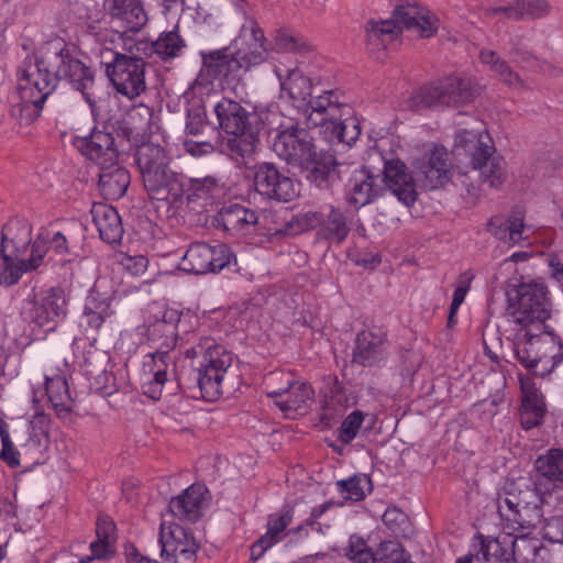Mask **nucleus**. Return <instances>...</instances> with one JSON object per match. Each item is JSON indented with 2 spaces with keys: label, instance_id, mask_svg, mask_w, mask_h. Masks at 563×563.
<instances>
[{
  "label": "nucleus",
  "instance_id": "aec40b11",
  "mask_svg": "<svg viewBox=\"0 0 563 563\" xmlns=\"http://www.w3.org/2000/svg\"><path fill=\"white\" fill-rule=\"evenodd\" d=\"M451 161L444 147L435 146L426 161L418 163V177L427 189H437L451 178Z\"/></svg>",
  "mask_w": 563,
  "mask_h": 563
},
{
  "label": "nucleus",
  "instance_id": "39448f33",
  "mask_svg": "<svg viewBox=\"0 0 563 563\" xmlns=\"http://www.w3.org/2000/svg\"><path fill=\"white\" fill-rule=\"evenodd\" d=\"M136 164L150 197L174 206L181 192L184 177L169 168L164 148L152 143L142 144L136 151Z\"/></svg>",
  "mask_w": 563,
  "mask_h": 563
},
{
  "label": "nucleus",
  "instance_id": "49530a36",
  "mask_svg": "<svg viewBox=\"0 0 563 563\" xmlns=\"http://www.w3.org/2000/svg\"><path fill=\"white\" fill-rule=\"evenodd\" d=\"M537 472L552 481L563 482V449H551L536 461Z\"/></svg>",
  "mask_w": 563,
  "mask_h": 563
},
{
  "label": "nucleus",
  "instance_id": "e433bc0d",
  "mask_svg": "<svg viewBox=\"0 0 563 563\" xmlns=\"http://www.w3.org/2000/svg\"><path fill=\"white\" fill-rule=\"evenodd\" d=\"M366 43L372 52H378L388 47L401 33L402 26L395 23L393 19L366 23Z\"/></svg>",
  "mask_w": 563,
  "mask_h": 563
},
{
  "label": "nucleus",
  "instance_id": "423d86ee",
  "mask_svg": "<svg viewBox=\"0 0 563 563\" xmlns=\"http://www.w3.org/2000/svg\"><path fill=\"white\" fill-rule=\"evenodd\" d=\"M514 351L517 360L536 375L549 374L563 360V344L553 333L519 329Z\"/></svg>",
  "mask_w": 563,
  "mask_h": 563
},
{
  "label": "nucleus",
  "instance_id": "dca6fc26",
  "mask_svg": "<svg viewBox=\"0 0 563 563\" xmlns=\"http://www.w3.org/2000/svg\"><path fill=\"white\" fill-rule=\"evenodd\" d=\"M273 151L289 165L299 167L301 164H307L314 152V146L306 129L290 126L277 134Z\"/></svg>",
  "mask_w": 563,
  "mask_h": 563
},
{
  "label": "nucleus",
  "instance_id": "de8ad7c7",
  "mask_svg": "<svg viewBox=\"0 0 563 563\" xmlns=\"http://www.w3.org/2000/svg\"><path fill=\"white\" fill-rule=\"evenodd\" d=\"M327 130L331 131L334 139L346 145L353 144L361 134L360 122L352 113L343 117L340 113L336 120L327 125Z\"/></svg>",
  "mask_w": 563,
  "mask_h": 563
},
{
  "label": "nucleus",
  "instance_id": "a19ab883",
  "mask_svg": "<svg viewBox=\"0 0 563 563\" xmlns=\"http://www.w3.org/2000/svg\"><path fill=\"white\" fill-rule=\"evenodd\" d=\"M45 389L55 411L59 417H67L73 409V398L65 377H46Z\"/></svg>",
  "mask_w": 563,
  "mask_h": 563
},
{
  "label": "nucleus",
  "instance_id": "0e129e2a",
  "mask_svg": "<svg viewBox=\"0 0 563 563\" xmlns=\"http://www.w3.org/2000/svg\"><path fill=\"white\" fill-rule=\"evenodd\" d=\"M42 232H44L46 244H49L57 254H69V239L66 236L64 232H52L51 230L47 229L43 230Z\"/></svg>",
  "mask_w": 563,
  "mask_h": 563
},
{
  "label": "nucleus",
  "instance_id": "3c124183",
  "mask_svg": "<svg viewBox=\"0 0 563 563\" xmlns=\"http://www.w3.org/2000/svg\"><path fill=\"white\" fill-rule=\"evenodd\" d=\"M338 486L346 499L358 501L365 497V492L371 489V479L366 475H355L349 479L339 481Z\"/></svg>",
  "mask_w": 563,
  "mask_h": 563
},
{
  "label": "nucleus",
  "instance_id": "b1692460",
  "mask_svg": "<svg viewBox=\"0 0 563 563\" xmlns=\"http://www.w3.org/2000/svg\"><path fill=\"white\" fill-rule=\"evenodd\" d=\"M66 299L60 288H51L33 302L30 319L38 327L48 325L63 318L66 313Z\"/></svg>",
  "mask_w": 563,
  "mask_h": 563
},
{
  "label": "nucleus",
  "instance_id": "f03ea898",
  "mask_svg": "<svg viewBox=\"0 0 563 563\" xmlns=\"http://www.w3.org/2000/svg\"><path fill=\"white\" fill-rule=\"evenodd\" d=\"M240 38L249 45V51L239 48L231 52L224 47L211 52H202V67L198 79L206 85L213 80L230 85L239 81L242 73L250 67L261 64L266 58V48L264 46V33L254 21L249 25H243Z\"/></svg>",
  "mask_w": 563,
  "mask_h": 563
},
{
  "label": "nucleus",
  "instance_id": "cd10ccee",
  "mask_svg": "<svg viewBox=\"0 0 563 563\" xmlns=\"http://www.w3.org/2000/svg\"><path fill=\"white\" fill-rule=\"evenodd\" d=\"M258 220L260 218L254 210L240 203L223 206L217 216L218 224L234 234L250 232L258 224Z\"/></svg>",
  "mask_w": 563,
  "mask_h": 563
},
{
  "label": "nucleus",
  "instance_id": "393cba45",
  "mask_svg": "<svg viewBox=\"0 0 563 563\" xmlns=\"http://www.w3.org/2000/svg\"><path fill=\"white\" fill-rule=\"evenodd\" d=\"M384 194L378 176L367 170H356L349 180L346 200L355 208L363 207Z\"/></svg>",
  "mask_w": 563,
  "mask_h": 563
},
{
  "label": "nucleus",
  "instance_id": "603ef678",
  "mask_svg": "<svg viewBox=\"0 0 563 563\" xmlns=\"http://www.w3.org/2000/svg\"><path fill=\"white\" fill-rule=\"evenodd\" d=\"M49 418L43 412H35L33 418L27 422H20L14 429V438L16 442H22L26 433L33 432L36 434L48 437Z\"/></svg>",
  "mask_w": 563,
  "mask_h": 563
},
{
  "label": "nucleus",
  "instance_id": "a211bd4d",
  "mask_svg": "<svg viewBox=\"0 0 563 563\" xmlns=\"http://www.w3.org/2000/svg\"><path fill=\"white\" fill-rule=\"evenodd\" d=\"M391 19L397 25L415 30L427 38L433 36L439 29L438 18L417 0H398Z\"/></svg>",
  "mask_w": 563,
  "mask_h": 563
},
{
  "label": "nucleus",
  "instance_id": "5fc2aeb1",
  "mask_svg": "<svg viewBox=\"0 0 563 563\" xmlns=\"http://www.w3.org/2000/svg\"><path fill=\"white\" fill-rule=\"evenodd\" d=\"M18 443L26 457L38 463V456L42 455L48 446V437L30 432L24 435L22 442Z\"/></svg>",
  "mask_w": 563,
  "mask_h": 563
},
{
  "label": "nucleus",
  "instance_id": "09e8293b",
  "mask_svg": "<svg viewBox=\"0 0 563 563\" xmlns=\"http://www.w3.org/2000/svg\"><path fill=\"white\" fill-rule=\"evenodd\" d=\"M151 46L157 56L163 60H168L179 56L185 47V41L180 37L177 30H172L163 32Z\"/></svg>",
  "mask_w": 563,
  "mask_h": 563
},
{
  "label": "nucleus",
  "instance_id": "a878e982",
  "mask_svg": "<svg viewBox=\"0 0 563 563\" xmlns=\"http://www.w3.org/2000/svg\"><path fill=\"white\" fill-rule=\"evenodd\" d=\"M165 328H168L170 335L167 336L165 342L151 355L152 362L148 363L147 366L150 367L152 377L169 382V375H175V357L172 355L170 351L175 347L176 338L172 324L158 322L155 325V330L165 331Z\"/></svg>",
  "mask_w": 563,
  "mask_h": 563
},
{
  "label": "nucleus",
  "instance_id": "f8f14e48",
  "mask_svg": "<svg viewBox=\"0 0 563 563\" xmlns=\"http://www.w3.org/2000/svg\"><path fill=\"white\" fill-rule=\"evenodd\" d=\"M146 62L132 53L121 57L110 70L109 80L115 90L129 99L139 97L146 89Z\"/></svg>",
  "mask_w": 563,
  "mask_h": 563
},
{
  "label": "nucleus",
  "instance_id": "c756f323",
  "mask_svg": "<svg viewBox=\"0 0 563 563\" xmlns=\"http://www.w3.org/2000/svg\"><path fill=\"white\" fill-rule=\"evenodd\" d=\"M112 18L122 23L125 31H139L147 22V14L141 0H107Z\"/></svg>",
  "mask_w": 563,
  "mask_h": 563
},
{
  "label": "nucleus",
  "instance_id": "72a5a7b5",
  "mask_svg": "<svg viewBox=\"0 0 563 563\" xmlns=\"http://www.w3.org/2000/svg\"><path fill=\"white\" fill-rule=\"evenodd\" d=\"M275 73L279 79L282 90L287 92L294 106L298 110L307 108L308 99L312 96L311 79L297 68L288 70L286 77L278 69Z\"/></svg>",
  "mask_w": 563,
  "mask_h": 563
},
{
  "label": "nucleus",
  "instance_id": "473e14b6",
  "mask_svg": "<svg viewBox=\"0 0 563 563\" xmlns=\"http://www.w3.org/2000/svg\"><path fill=\"white\" fill-rule=\"evenodd\" d=\"M130 185L128 169L119 165L118 161L99 168V188L106 199L121 198Z\"/></svg>",
  "mask_w": 563,
  "mask_h": 563
},
{
  "label": "nucleus",
  "instance_id": "412c9836",
  "mask_svg": "<svg viewBox=\"0 0 563 563\" xmlns=\"http://www.w3.org/2000/svg\"><path fill=\"white\" fill-rule=\"evenodd\" d=\"M79 151L99 168L118 161V151L114 147V139L111 133L93 130L88 136L78 137L76 141Z\"/></svg>",
  "mask_w": 563,
  "mask_h": 563
},
{
  "label": "nucleus",
  "instance_id": "4468645a",
  "mask_svg": "<svg viewBox=\"0 0 563 563\" xmlns=\"http://www.w3.org/2000/svg\"><path fill=\"white\" fill-rule=\"evenodd\" d=\"M158 543L163 563H196L199 545L186 528L175 523L165 532L162 525Z\"/></svg>",
  "mask_w": 563,
  "mask_h": 563
},
{
  "label": "nucleus",
  "instance_id": "774afa93",
  "mask_svg": "<svg viewBox=\"0 0 563 563\" xmlns=\"http://www.w3.org/2000/svg\"><path fill=\"white\" fill-rule=\"evenodd\" d=\"M525 7L526 19H539L550 12V4L547 0H521Z\"/></svg>",
  "mask_w": 563,
  "mask_h": 563
},
{
  "label": "nucleus",
  "instance_id": "bb28decb",
  "mask_svg": "<svg viewBox=\"0 0 563 563\" xmlns=\"http://www.w3.org/2000/svg\"><path fill=\"white\" fill-rule=\"evenodd\" d=\"M165 328H168L170 335L167 336L165 342L151 355L152 362L148 363L147 366L150 367L152 377L169 382V375H175V357L172 355L170 351L175 347L176 338L172 324L158 322L155 325V330L165 331Z\"/></svg>",
  "mask_w": 563,
  "mask_h": 563
},
{
  "label": "nucleus",
  "instance_id": "20e7f679",
  "mask_svg": "<svg viewBox=\"0 0 563 563\" xmlns=\"http://www.w3.org/2000/svg\"><path fill=\"white\" fill-rule=\"evenodd\" d=\"M192 360L195 380L200 395L212 401L223 393L233 356L212 338H201L198 343L185 352Z\"/></svg>",
  "mask_w": 563,
  "mask_h": 563
},
{
  "label": "nucleus",
  "instance_id": "338daca9",
  "mask_svg": "<svg viewBox=\"0 0 563 563\" xmlns=\"http://www.w3.org/2000/svg\"><path fill=\"white\" fill-rule=\"evenodd\" d=\"M525 7L521 0L515 1L512 4L507 7L489 8L486 10V15L492 16L499 12H503L508 19L512 20H525Z\"/></svg>",
  "mask_w": 563,
  "mask_h": 563
},
{
  "label": "nucleus",
  "instance_id": "5701e85b",
  "mask_svg": "<svg viewBox=\"0 0 563 563\" xmlns=\"http://www.w3.org/2000/svg\"><path fill=\"white\" fill-rule=\"evenodd\" d=\"M386 333L382 330H363L356 336L353 362L373 366L385 357Z\"/></svg>",
  "mask_w": 563,
  "mask_h": 563
},
{
  "label": "nucleus",
  "instance_id": "4c0bfd02",
  "mask_svg": "<svg viewBox=\"0 0 563 563\" xmlns=\"http://www.w3.org/2000/svg\"><path fill=\"white\" fill-rule=\"evenodd\" d=\"M97 540L91 542V553L98 559H108L114 554L117 542V527L109 517L100 516L96 525Z\"/></svg>",
  "mask_w": 563,
  "mask_h": 563
},
{
  "label": "nucleus",
  "instance_id": "6e6552de",
  "mask_svg": "<svg viewBox=\"0 0 563 563\" xmlns=\"http://www.w3.org/2000/svg\"><path fill=\"white\" fill-rule=\"evenodd\" d=\"M455 144L461 147L473 146V170L478 172L483 183L490 187H498L505 179L503 159L495 156V147L492 139L479 128L462 129L455 135Z\"/></svg>",
  "mask_w": 563,
  "mask_h": 563
},
{
  "label": "nucleus",
  "instance_id": "4d7b16f0",
  "mask_svg": "<svg viewBox=\"0 0 563 563\" xmlns=\"http://www.w3.org/2000/svg\"><path fill=\"white\" fill-rule=\"evenodd\" d=\"M47 251L48 245L46 244L44 232H40L31 244L30 257L23 258L25 262L24 269H31V272L36 271L41 265L44 264V258L47 254Z\"/></svg>",
  "mask_w": 563,
  "mask_h": 563
},
{
  "label": "nucleus",
  "instance_id": "c85d7f7f",
  "mask_svg": "<svg viewBox=\"0 0 563 563\" xmlns=\"http://www.w3.org/2000/svg\"><path fill=\"white\" fill-rule=\"evenodd\" d=\"M514 536L512 560L516 563H549L551 553L539 539L529 538L531 531L517 530Z\"/></svg>",
  "mask_w": 563,
  "mask_h": 563
},
{
  "label": "nucleus",
  "instance_id": "ddd939ff",
  "mask_svg": "<svg viewBox=\"0 0 563 563\" xmlns=\"http://www.w3.org/2000/svg\"><path fill=\"white\" fill-rule=\"evenodd\" d=\"M232 255L225 244L209 245L192 243L181 258V268L194 274L216 273L231 262Z\"/></svg>",
  "mask_w": 563,
  "mask_h": 563
},
{
  "label": "nucleus",
  "instance_id": "58836bf2",
  "mask_svg": "<svg viewBox=\"0 0 563 563\" xmlns=\"http://www.w3.org/2000/svg\"><path fill=\"white\" fill-rule=\"evenodd\" d=\"M313 395V389L307 383L291 379V386L287 388L285 396L274 402L289 417L291 412L303 409Z\"/></svg>",
  "mask_w": 563,
  "mask_h": 563
},
{
  "label": "nucleus",
  "instance_id": "6e6d98bb",
  "mask_svg": "<svg viewBox=\"0 0 563 563\" xmlns=\"http://www.w3.org/2000/svg\"><path fill=\"white\" fill-rule=\"evenodd\" d=\"M342 388L339 385L338 380L333 378L331 379V386L329 387V394H325V397H330V400L325 402L323 410V419H334L338 415L341 413L344 405L346 402V398L341 393Z\"/></svg>",
  "mask_w": 563,
  "mask_h": 563
},
{
  "label": "nucleus",
  "instance_id": "864d4df0",
  "mask_svg": "<svg viewBox=\"0 0 563 563\" xmlns=\"http://www.w3.org/2000/svg\"><path fill=\"white\" fill-rule=\"evenodd\" d=\"M291 376L286 373H269L264 380V387L267 397L275 400L284 397L287 388L291 386Z\"/></svg>",
  "mask_w": 563,
  "mask_h": 563
},
{
  "label": "nucleus",
  "instance_id": "f3484780",
  "mask_svg": "<svg viewBox=\"0 0 563 563\" xmlns=\"http://www.w3.org/2000/svg\"><path fill=\"white\" fill-rule=\"evenodd\" d=\"M255 190L277 201H290L297 196V190L290 177L279 173L272 163H262L254 170Z\"/></svg>",
  "mask_w": 563,
  "mask_h": 563
},
{
  "label": "nucleus",
  "instance_id": "680f3d73",
  "mask_svg": "<svg viewBox=\"0 0 563 563\" xmlns=\"http://www.w3.org/2000/svg\"><path fill=\"white\" fill-rule=\"evenodd\" d=\"M119 264L122 268L128 272L131 276L143 275L148 265V260L143 255H122Z\"/></svg>",
  "mask_w": 563,
  "mask_h": 563
},
{
  "label": "nucleus",
  "instance_id": "2eb2a0df",
  "mask_svg": "<svg viewBox=\"0 0 563 563\" xmlns=\"http://www.w3.org/2000/svg\"><path fill=\"white\" fill-rule=\"evenodd\" d=\"M344 551L345 556L355 563H415L396 541L382 542L375 555L363 538L351 536Z\"/></svg>",
  "mask_w": 563,
  "mask_h": 563
},
{
  "label": "nucleus",
  "instance_id": "e2e57ef3",
  "mask_svg": "<svg viewBox=\"0 0 563 563\" xmlns=\"http://www.w3.org/2000/svg\"><path fill=\"white\" fill-rule=\"evenodd\" d=\"M70 11L74 15L81 20H91L95 18L93 12L97 9L95 0H67Z\"/></svg>",
  "mask_w": 563,
  "mask_h": 563
},
{
  "label": "nucleus",
  "instance_id": "f257e3e1",
  "mask_svg": "<svg viewBox=\"0 0 563 563\" xmlns=\"http://www.w3.org/2000/svg\"><path fill=\"white\" fill-rule=\"evenodd\" d=\"M60 80L80 91L91 113H96L93 71L63 38L55 37L41 44L24 59L11 101V118L21 126L32 124Z\"/></svg>",
  "mask_w": 563,
  "mask_h": 563
},
{
  "label": "nucleus",
  "instance_id": "ea45409f",
  "mask_svg": "<svg viewBox=\"0 0 563 563\" xmlns=\"http://www.w3.org/2000/svg\"><path fill=\"white\" fill-rule=\"evenodd\" d=\"M306 217L310 221V225L321 224L322 229L327 232L325 236L335 241L342 242L350 232L346 217L342 211L331 207L330 212L324 219H320L318 213H307Z\"/></svg>",
  "mask_w": 563,
  "mask_h": 563
},
{
  "label": "nucleus",
  "instance_id": "c9c22d12",
  "mask_svg": "<svg viewBox=\"0 0 563 563\" xmlns=\"http://www.w3.org/2000/svg\"><path fill=\"white\" fill-rule=\"evenodd\" d=\"M203 500L205 489L201 486L191 485L183 495L170 500L169 509L179 519L196 521L200 517Z\"/></svg>",
  "mask_w": 563,
  "mask_h": 563
},
{
  "label": "nucleus",
  "instance_id": "4be33fe9",
  "mask_svg": "<svg viewBox=\"0 0 563 563\" xmlns=\"http://www.w3.org/2000/svg\"><path fill=\"white\" fill-rule=\"evenodd\" d=\"M333 91H324L317 97L308 99L307 108H301L300 111L307 117V120L312 125H328L338 115L351 114V108L347 104L340 103L336 98H333Z\"/></svg>",
  "mask_w": 563,
  "mask_h": 563
},
{
  "label": "nucleus",
  "instance_id": "13d9d810",
  "mask_svg": "<svg viewBox=\"0 0 563 563\" xmlns=\"http://www.w3.org/2000/svg\"><path fill=\"white\" fill-rule=\"evenodd\" d=\"M364 420V415L360 410L350 413L342 422L339 429V440L345 444L350 443L356 437L358 429Z\"/></svg>",
  "mask_w": 563,
  "mask_h": 563
},
{
  "label": "nucleus",
  "instance_id": "bf43d9fd",
  "mask_svg": "<svg viewBox=\"0 0 563 563\" xmlns=\"http://www.w3.org/2000/svg\"><path fill=\"white\" fill-rule=\"evenodd\" d=\"M291 511L285 510L280 515L269 516L267 531L264 537H268V541L275 544L279 540V534L287 528L291 521Z\"/></svg>",
  "mask_w": 563,
  "mask_h": 563
},
{
  "label": "nucleus",
  "instance_id": "7ed1b4c3",
  "mask_svg": "<svg viewBox=\"0 0 563 563\" xmlns=\"http://www.w3.org/2000/svg\"><path fill=\"white\" fill-rule=\"evenodd\" d=\"M543 497L530 477L507 478L498 497L505 529L532 531L543 522Z\"/></svg>",
  "mask_w": 563,
  "mask_h": 563
},
{
  "label": "nucleus",
  "instance_id": "8fccbe9b",
  "mask_svg": "<svg viewBox=\"0 0 563 563\" xmlns=\"http://www.w3.org/2000/svg\"><path fill=\"white\" fill-rule=\"evenodd\" d=\"M112 314L110 305L104 300H98L96 297H89L84 309V319L86 323L98 330L102 323Z\"/></svg>",
  "mask_w": 563,
  "mask_h": 563
},
{
  "label": "nucleus",
  "instance_id": "79ce46f5",
  "mask_svg": "<svg viewBox=\"0 0 563 563\" xmlns=\"http://www.w3.org/2000/svg\"><path fill=\"white\" fill-rule=\"evenodd\" d=\"M503 530L504 532L497 538L483 542L482 554L486 562L508 563L512 560V542L516 532L505 529V521L503 522Z\"/></svg>",
  "mask_w": 563,
  "mask_h": 563
},
{
  "label": "nucleus",
  "instance_id": "f704fd0d",
  "mask_svg": "<svg viewBox=\"0 0 563 563\" xmlns=\"http://www.w3.org/2000/svg\"><path fill=\"white\" fill-rule=\"evenodd\" d=\"M336 162L331 154H317L309 157L307 164L298 168L306 173V178L320 188H327L335 178Z\"/></svg>",
  "mask_w": 563,
  "mask_h": 563
},
{
  "label": "nucleus",
  "instance_id": "37998d69",
  "mask_svg": "<svg viewBox=\"0 0 563 563\" xmlns=\"http://www.w3.org/2000/svg\"><path fill=\"white\" fill-rule=\"evenodd\" d=\"M273 49L280 53H292L306 56L313 52V44L299 33L279 29L273 40Z\"/></svg>",
  "mask_w": 563,
  "mask_h": 563
},
{
  "label": "nucleus",
  "instance_id": "2f4dec72",
  "mask_svg": "<svg viewBox=\"0 0 563 563\" xmlns=\"http://www.w3.org/2000/svg\"><path fill=\"white\" fill-rule=\"evenodd\" d=\"M91 214L101 240L109 244L121 240L123 235L122 221L113 207L103 203L93 205Z\"/></svg>",
  "mask_w": 563,
  "mask_h": 563
},
{
  "label": "nucleus",
  "instance_id": "7c9ffc66",
  "mask_svg": "<svg viewBox=\"0 0 563 563\" xmlns=\"http://www.w3.org/2000/svg\"><path fill=\"white\" fill-rule=\"evenodd\" d=\"M488 231L499 241L517 244L523 240L525 223L521 211L516 210L508 217L495 216L487 223Z\"/></svg>",
  "mask_w": 563,
  "mask_h": 563
},
{
  "label": "nucleus",
  "instance_id": "1a4fd4ad",
  "mask_svg": "<svg viewBox=\"0 0 563 563\" xmlns=\"http://www.w3.org/2000/svg\"><path fill=\"white\" fill-rule=\"evenodd\" d=\"M474 98L471 82L459 77H449L437 85H428L416 90L408 99L412 110L444 108L452 104L468 103Z\"/></svg>",
  "mask_w": 563,
  "mask_h": 563
},
{
  "label": "nucleus",
  "instance_id": "9d476101",
  "mask_svg": "<svg viewBox=\"0 0 563 563\" xmlns=\"http://www.w3.org/2000/svg\"><path fill=\"white\" fill-rule=\"evenodd\" d=\"M510 309L511 322L520 329H543L545 320L550 317L545 287L537 284L519 285Z\"/></svg>",
  "mask_w": 563,
  "mask_h": 563
},
{
  "label": "nucleus",
  "instance_id": "052dcab7",
  "mask_svg": "<svg viewBox=\"0 0 563 563\" xmlns=\"http://www.w3.org/2000/svg\"><path fill=\"white\" fill-rule=\"evenodd\" d=\"M493 73H495L499 79L511 88L523 89L526 85L521 77L509 66V64L501 59Z\"/></svg>",
  "mask_w": 563,
  "mask_h": 563
},
{
  "label": "nucleus",
  "instance_id": "c03bdc74",
  "mask_svg": "<svg viewBox=\"0 0 563 563\" xmlns=\"http://www.w3.org/2000/svg\"><path fill=\"white\" fill-rule=\"evenodd\" d=\"M0 285L11 286L16 284L23 273H29L31 269L25 268L23 258H15L7 252V231L2 233V241L0 244Z\"/></svg>",
  "mask_w": 563,
  "mask_h": 563
},
{
  "label": "nucleus",
  "instance_id": "6ab92c4d",
  "mask_svg": "<svg viewBox=\"0 0 563 563\" xmlns=\"http://www.w3.org/2000/svg\"><path fill=\"white\" fill-rule=\"evenodd\" d=\"M378 183L384 191H390L406 206H411L417 199L416 185L407 166L400 159H390L385 163L382 178Z\"/></svg>",
  "mask_w": 563,
  "mask_h": 563
},
{
  "label": "nucleus",
  "instance_id": "0eeeda50",
  "mask_svg": "<svg viewBox=\"0 0 563 563\" xmlns=\"http://www.w3.org/2000/svg\"><path fill=\"white\" fill-rule=\"evenodd\" d=\"M220 128L230 136L225 142L232 155H251L257 143V132L253 126L255 115L239 102L222 98L214 107Z\"/></svg>",
  "mask_w": 563,
  "mask_h": 563
},
{
  "label": "nucleus",
  "instance_id": "a18cd8bd",
  "mask_svg": "<svg viewBox=\"0 0 563 563\" xmlns=\"http://www.w3.org/2000/svg\"><path fill=\"white\" fill-rule=\"evenodd\" d=\"M7 231V250L12 246V251L8 253L19 258L24 254L31 243L32 227L22 221H11L2 228L1 234Z\"/></svg>",
  "mask_w": 563,
  "mask_h": 563
},
{
  "label": "nucleus",
  "instance_id": "9b49d317",
  "mask_svg": "<svg viewBox=\"0 0 563 563\" xmlns=\"http://www.w3.org/2000/svg\"><path fill=\"white\" fill-rule=\"evenodd\" d=\"M222 192L223 186L214 176L184 178L181 192L175 200L174 207L177 209L186 208L190 211L202 212L208 206L213 205Z\"/></svg>",
  "mask_w": 563,
  "mask_h": 563
},
{
  "label": "nucleus",
  "instance_id": "69168bd1",
  "mask_svg": "<svg viewBox=\"0 0 563 563\" xmlns=\"http://www.w3.org/2000/svg\"><path fill=\"white\" fill-rule=\"evenodd\" d=\"M544 537L554 543H563V515L552 517L544 527Z\"/></svg>",
  "mask_w": 563,
  "mask_h": 563
}]
</instances>
